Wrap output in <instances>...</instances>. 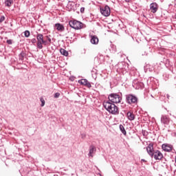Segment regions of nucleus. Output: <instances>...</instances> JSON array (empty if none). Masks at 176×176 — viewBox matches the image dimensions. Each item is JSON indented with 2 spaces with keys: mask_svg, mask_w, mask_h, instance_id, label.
Here are the masks:
<instances>
[{
  "mask_svg": "<svg viewBox=\"0 0 176 176\" xmlns=\"http://www.w3.org/2000/svg\"><path fill=\"white\" fill-rule=\"evenodd\" d=\"M103 105L104 109H107L109 113L112 115H118V113H119V109L115 104L109 101H106L103 102Z\"/></svg>",
  "mask_w": 176,
  "mask_h": 176,
  "instance_id": "f257e3e1",
  "label": "nucleus"
},
{
  "mask_svg": "<svg viewBox=\"0 0 176 176\" xmlns=\"http://www.w3.org/2000/svg\"><path fill=\"white\" fill-rule=\"evenodd\" d=\"M69 25L74 30H81L85 25L79 21L74 20L69 21Z\"/></svg>",
  "mask_w": 176,
  "mask_h": 176,
  "instance_id": "f03ea898",
  "label": "nucleus"
},
{
  "mask_svg": "<svg viewBox=\"0 0 176 176\" xmlns=\"http://www.w3.org/2000/svg\"><path fill=\"white\" fill-rule=\"evenodd\" d=\"M126 98V102L127 104H129V105H131L133 104H135V105H137L138 102V98H137L133 94H128L125 96Z\"/></svg>",
  "mask_w": 176,
  "mask_h": 176,
  "instance_id": "7ed1b4c3",
  "label": "nucleus"
},
{
  "mask_svg": "<svg viewBox=\"0 0 176 176\" xmlns=\"http://www.w3.org/2000/svg\"><path fill=\"white\" fill-rule=\"evenodd\" d=\"M108 98H109V101H111V102L113 104H119V102H120V101H122V98H121L120 96H119L117 94H111L109 96Z\"/></svg>",
  "mask_w": 176,
  "mask_h": 176,
  "instance_id": "20e7f679",
  "label": "nucleus"
},
{
  "mask_svg": "<svg viewBox=\"0 0 176 176\" xmlns=\"http://www.w3.org/2000/svg\"><path fill=\"white\" fill-rule=\"evenodd\" d=\"M36 39H37V48L40 50L43 49V43H45V41H43V34H38L36 35Z\"/></svg>",
  "mask_w": 176,
  "mask_h": 176,
  "instance_id": "39448f33",
  "label": "nucleus"
},
{
  "mask_svg": "<svg viewBox=\"0 0 176 176\" xmlns=\"http://www.w3.org/2000/svg\"><path fill=\"white\" fill-rule=\"evenodd\" d=\"M171 122H173L171 120V118H170V117H168V116L167 115H163L161 117V123L162 124H164L165 127L166 126H168V124H170L171 123Z\"/></svg>",
  "mask_w": 176,
  "mask_h": 176,
  "instance_id": "423d86ee",
  "label": "nucleus"
},
{
  "mask_svg": "<svg viewBox=\"0 0 176 176\" xmlns=\"http://www.w3.org/2000/svg\"><path fill=\"white\" fill-rule=\"evenodd\" d=\"M100 12L102 16L108 17L111 14V8L108 6H105L104 8H100Z\"/></svg>",
  "mask_w": 176,
  "mask_h": 176,
  "instance_id": "0eeeda50",
  "label": "nucleus"
},
{
  "mask_svg": "<svg viewBox=\"0 0 176 176\" xmlns=\"http://www.w3.org/2000/svg\"><path fill=\"white\" fill-rule=\"evenodd\" d=\"M147 153L151 156V157H153V153L155 151L153 150V144H149L146 147Z\"/></svg>",
  "mask_w": 176,
  "mask_h": 176,
  "instance_id": "6e6552de",
  "label": "nucleus"
},
{
  "mask_svg": "<svg viewBox=\"0 0 176 176\" xmlns=\"http://www.w3.org/2000/svg\"><path fill=\"white\" fill-rule=\"evenodd\" d=\"M155 160H162L163 159V154L159 151H154L153 157Z\"/></svg>",
  "mask_w": 176,
  "mask_h": 176,
  "instance_id": "1a4fd4ad",
  "label": "nucleus"
},
{
  "mask_svg": "<svg viewBox=\"0 0 176 176\" xmlns=\"http://www.w3.org/2000/svg\"><path fill=\"white\" fill-rule=\"evenodd\" d=\"M78 83L80 85H83L84 86H86L87 87H91V84L87 80V79H81L78 81Z\"/></svg>",
  "mask_w": 176,
  "mask_h": 176,
  "instance_id": "9d476101",
  "label": "nucleus"
},
{
  "mask_svg": "<svg viewBox=\"0 0 176 176\" xmlns=\"http://www.w3.org/2000/svg\"><path fill=\"white\" fill-rule=\"evenodd\" d=\"M89 151V152L88 153V156L89 157H93V156H94V154L96 153V151H97V149L96 148V146H90Z\"/></svg>",
  "mask_w": 176,
  "mask_h": 176,
  "instance_id": "9b49d317",
  "label": "nucleus"
},
{
  "mask_svg": "<svg viewBox=\"0 0 176 176\" xmlns=\"http://www.w3.org/2000/svg\"><path fill=\"white\" fill-rule=\"evenodd\" d=\"M157 3H152L150 5V10H151L152 13H156L158 9Z\"/></svg>",
  "mask_w": 176,
  "mask_h": 176,
  "instance_id": "f8f14e48",
  "label": "nucleus"
},
{
  "mask_svg": "<svg viewBox=\"0 0 176 176\" xmlns=\"http://www.w3.org/2000/svg\"><path fill=\"white\" fill-rule=\"evenodd\" d=\"M126 117H127V119L131 122L134 120V119H135V115H134V113L131 111H128L126 113Z\"/></svg>",
  "mask_w": 176,
  "mask_h": 176,
  "instance_id": "ddd939ff",
  "label": "nucleus"
},
{
  "mask_svg": "<svg viewBox=\"0 0 176 176\" xmlns=\"http://www.w3.org/2000/svg\"><path fill=\"white\" fill-rule=\"evenodd\" d=\"M162 149L165 151V152H171L173 148L168 144H162Z\"/></svg>",
  "mask_w": 176,
  "mask_h": 176,
  "instance_id": "4468645a",
  "label": "nucleus"
},
{
  "mask_svg": "<svg viewBox=\"0 0 176 176\" xmlns=\"http://www.w3.org/2000/svg\"><path fill=\"white\" fill-rule=\"evenodd\" d=\"M91 43H92V45H98V37H97V36H91Z\"/></svg>",
  "mask_w": 176,
  "mask_h": 176,
  "instance_id": "2eb2a0df",
  "label": "nucleus"
},
{
  "mask_svg": "<svg viewBox=\"0 0 176 176\" xmlns=\"http://www.w3.org/2000/svg\"><path fill=\"white\" fill-rule=\"evenodd\" d=\"M55 27H56L57 31L63 32V31H64V30H65V28H64V25H63V24H61V23H56Z\"/></svg>",
  "mask_w": 176,
  "mask_h": 176,
  "instance_id": "dca6fc26",
  "label": "nucleus"
},
{
  "mask_svg": "<svg viewBox=\"0 0 176 176\" xmlns=\"http://www.w3.org/2000/svg\"><path fill=\"white\" fill-rule=\"evenodd\" d=\"M13 3V0H6L5 1L6 6H8V8H10Z\"/></svg>",
  "mask_w": 176,
  "mask_h": 176,
  "instance_id": "f3484780",
  "label": "nucleus"
},
{
  "mask_svg": "<svg viewBox=\"0 0 176 176\" xmlns=\"http://www.w3.org/2000/svg\"><path fill=\"white\" fill-rule=\"evenodd\" d=\"M120 130L124 134V135H126L127 134V132L126 131V129H124V126H123L122 124H120Z\"/></svg>",
  "mask_w": 176,
  "mask_h": 176,
  "instance_id": "a211bd4d",
  "label": "nucleus"
},
{
  "mask_svg": "<svg viewBox=\"0 0 176 176\" xmlns=\"http://www.w3.org/2000/svg\"><path fill=\"white\" fill-rule=\"evenodd\" d=\"M60 53L63 54V56H65L67 57V56H68V52L64 49H60Z\"/></svg>",
  "mask_w": 176,
  "mask_h": 176,
  "instance_id": "6ab92c4d",
  "label": "nucleus"
},
{
  "mask_svg": "<svg viewBox=\"0 0 176 176\" xmlns=\"http://www.w3.org/2000/svg\"><path fill=\"white\" fill-rule=\"evenodd\" d=\"M19 60H21V61H23V60H24V52H21L19 54Z\"/></svg>",
  "mask_w": 176,
  "mask_h": 176,
  "instance_id": "aec40b11",
  "label": "nucleus"
},
{
  "mask_svg": "<svg viewBox=\"0 0 176 176\" xmlns=\"http://www.w3.org/2000/svg\"><path fill=\"white\" fill-rule=\"evenodd\" d=\"M40 100L41 102V107H45V99H43V98L41 97L40 98Z\"/></svg>",
  "mask_w": 176,
  "mask_h": 176,
  "instance_id": "412c9836",
  "label": "nucleus"
},
{
  "mask_svg": "<svg viewBox=\"0 0 176 176\" xmlns=\"http://www.w3.org/2000/svg\"><path fill=\"white\" fill-rule=\"evenodd\" d=\"M24 35H25V38H28L30 35V31H28V30L25 31Z\"/></svg>",
  "mask_w": 176,
  "mask_h": 176,
  "instance_id": "4be33fe9",
  "label": "nucleus"
},
{
  "mask_svg": "<svg viewBox=\"0 0 176 176\" xmlns=\"http://www.w3.org/2000/svg\"><path fill=\"white\" fill-rule=\"evenodd\" d=\"M142 135L144 136V137H147V135H148V131H142Z\"/></svg>",
  "mask_w": 176,
  "mask_h": 176,
  "instance_id": "5701e85b",
  "label": "nucleus"
},
{
  "mask_svg": "<svg viewBox=\"0 0 176 176\" xmlns=\"http://www.w3.org/2000/svg\"><path fill=\"white\" fill-rule=\"evenodd\" d=\"M3 21H5V16H2L0 17V23H2Z\"/></svg>",
  "mask_w": 176,
  "mask_h": 176,
  "instance_id": "b1692460",
  "label": "nucleus"
},
{
  "mask_svg": "<svg viewBox=\"0 0 176 176\" xmlns=\"http://www.w3.org/2000/svg\"><path fill=\"white\" fill-rule=\"evenodd\" d=\"M60 97V93H56L54 94V98H58Z\"/></svg>",
  "mask_w": 176,
  "mask_h": 176,
  "instance_id": "393cba45",
  "label": "nucleus"
},
{
  "mask_svg": "<svg viewBox=\"0 0 176 176\" xmlns=\"http://www.w3.org/2000/svg\"><path fill=\"white\" fill-rule=\"evenodd\" d=\"M80 13H85V7L80 8Z\"/></svg>",
  "mask_w": 176,
  "mask_h": 176,
  "instance_id": "a878e982",
  "label": "nucleus"
},
{
  "mask_svg": "<svg viewBox=\"0 0 176 176\" xmlns=\"http://www.w3.org/2000/svg\"><path fill=\"white\" fill-rule=\"evenodd\" d=\"M32 43H36V38H32L31 40Z\"/></svg>",
  "mask_w": 176,
  "mask_h": 176,
  "instance_id": "bb28decb",
  "label": "nucleus"
},
{
  "mask_svg": "<svg viewBox=\"0 0 176 176\" xmlns=\"http://www.w3.org/2000/svg\"><path fill=\"white\" fill-rule=\"evenodd\" d=\"M7 43L8 44V45H12V40H7Z\"/></svg>",
  "mask_w": 176,
  "mask_h": 176,
  "instance_id": "cd10ccee",
  "label": "nucleus"
},
{
  "mask_svg": "<svg viewBox=\"0 0 176 176\" xmlns=\"http://www.w3.org/2000/svg\"><path fill=\"white\" fill-rule=\"evenodd\" d=\"M81 138H82V139L86 138V134H85V133L81 134Z\"/></svg>",
  "mask_w": 176,
  "mask_h": 176,
  "instance_id": "c85d7f7f",
  "label": "nucleus"
},
{
  "mask_svg": "<svg viewBox=\"0 0 176 176\" xmlns=\"http://www.w3.org/2000/svg\"><path fill=\"white\" fill-rule=\"evenodd\" d=\"M47 38L48 39L49 43H52V38H50L49 36H47Z\"/></svg>",
  "mask_w": 176,
  "mask_h": 176,
  "instance_id": "c756f323",
  "label": "nucleus"
},
{
  "mask_svg": "<svg viewBox=\"0 0 176 176\" xmlns=\"http://www.w3.org/2000/svg\"><path fill=\"white\" fill-rule=\"evenodd\" d=\"M141 162H144V163H146V160H144V159H142L141 160Z\"/></svg>",
  "mask_w": 176,
  "mask_h": 176,
  "instance_id": "7c9ffc66",
  "label": "nucleus"
},
{
  "mask_svg": "<svg viewBox=\"0 0 176 176\" xmlns=\"http://www.w3.org/2000/svg\"><path fill=\"white\" fill-rule=\"evenodd\" d=\"M43 42H44V43H43V45H46L47 41H45V40H43Z\"/></svg>",
  "mask_w": 176,
  "mask_h": 176,
  "instance_id": "2f4dec72",
  "label": "nucleus"
},
{
  "mask_svg": "<svg viewBox=\"0 0 176 176\" xmlns=\"http://www.w3.org/2000/svg\"><path fill=\"white\" fill-rule=\"evenodd\" d=\"M175 8H176V0H175Z\"/></svg>",
  "mask_w": 176,
  "mask_h": 176,
  "instance_id": "473e14b6",
  "label": "nucleus"
},
{
  "mask_svg": "<svg viewBox=\"0 0 176 176\" xmlns=\"http://www.w3.org/2000/svg\"><path fill=\"white\" fill-rule=\"evenodd\" d=\"M167 98H170V95L167 94Z\"/></svg>",
  "mask_w": 176,
  "mask_h": 176,
  "instance_id": "72a5a7b5",
  "label": "nucleus"
},
{
  "mask_svg": "<svg viewBox=\"0 0 176 176\" xmlns=\"http://www.w3.org/2000/svg\"><path fill=\"white\" fill-rule=\"evenodd\" d=\"M175 19H176V14L174 16Z\"/></svg>",
  "mask_w": 176,
  "mask_h": 176,
  "instance_id": "f704fd0d",
  "label": "nucleus"
},
{
  "mask_svg": "<svg viewBox=\"0 0 176 176\" xmlns=\"http://www.w3.org/2000/svg\"><path fill=\"white\" fill-rule=\"evenodd\" d=\"M172 5L171 4H169V6H171Z\"/></svg>",
  "mask_w": 176,
  "mask_h": 176,
  "instance_id": "c9c22d12",
  "label": "nucleus"
},
{
  "mask_svg": "<svg viewBox=\"0 0 176 176\" xmlns=\"http://www.w3.org/2000/svg\"><path fill=\"white\" fill-rule=\"evenodd\" d=\"M170 116H171V113H170Z\"/></svg>",
  "mask_w": 176,
  "mask_h": 176,
  "instance_id": "e433bc0d",
  "label": "nucleus"
}]
</instances>
